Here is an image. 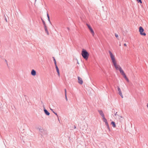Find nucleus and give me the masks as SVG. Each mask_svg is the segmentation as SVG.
<instances>
[{
    "instance_id": "nucleus-1",
    "label": "nucleus",
    "mask_w": 148,
    "mask_h": 148,
    "mask_svg": "<svg viewBox=\"0 0 148 148\" xmlns=\"http://www.w3.org/2000/svg\"><path fill=\"white\" fill-rule=\"evenodd\" d=\"M108 52L110 55L112 62L116 70H119L120 73L123 75L124 78L125 79L127 77L121 67L120 65L117 64L114 55L110 51H109Z\"/></svg>"
},
{
    "instance_id": "nucleus-2",
    "label": "nucleus",
    "mask_w": 148,
    "mask_h": 148,
    "mask_svg": "<svg viewBox=\"0 0 148 148\" xmlns=\"http://www.w3.org/2000/svg\"><path fill=\"white\" fill-rule=\"evenodd\" d=\"M82 57L86 60H88L89 56L88 52L85 49H83L81 53Z\"/></svg>"
},
{
    "instance_id": "nucleus-3",
    "label": "nucleus",
    "mask_w": 148,
    "mask_h": 148,
    "mask_svg": "<svg viewBox=\"0 0 148 148\" xmlns=\"http://www.w3.org/2000/svg\"><path fill=\"white\" fill-rule=\"evenodd\" d=\"M139 32L141 35L144 36L146 35V33L144 32V28H139Z\"/></svg>"
},
{
    "instance_id": "nucleus-4",
    "label": "nucleus",
    "mask_w": 148,
    "mask_h": 148,
    "mask_svg": "<svg viewBox=\"0 0 148 148\" xmlns=\"http://www.w3.org/2000/svg\"><path fill=\"white\" fill-rule=\"evenodd\" d=\"M117 89L118 90L119 92V95L121 96L122 98H123V95L122 94L120 88H119V87H117Z\"/></svg>"
},
{
    "instance_id": "nucleus-5",
    "label": "nucleus",
    "mask_w": 148,
    "mask_h": 148,
    "mask_svg": "<svg viewBox=\"0 0 148 148\" xmlns=\"http://www.w3.org/2000/svg\"><path fill=\"white\" fill-rule=\"evenodd\" d=\"M78 83L80 84H82L83 83V81L82 80V79L79 77H78Z\"/></svg>"
},
{
    "instance_id": "nucleus-6",
    "label": "nucleus",
    "mask_w": 148,
    "mask_h": 148,
    "mask_svg": "<svg viewBox=\"0 0 148 148\" xmlns=\"http://www.w3.org/2000/svg\"><path fill=\"white\" fill-rule=\"evenodd\" d=\"M31 74L32 76H35L36 75V71L34 69L32 70L31 72Z\"/></svg>"
},
{
    "instance_id": "nucleus-7",
    "label": "nucleus",
    "mask_w": 148,
    "mask_h": 148,
    "mask_svg": "<svg viewBox=\"0 0 148 148\" xmlns=\"http://www.w3.org/2000/svg\"><path fill=\"white\" fill-rule=\"evenodd\" d=\"M98 111L99 112L101 116L102 117L105 116L104 115L103 111L101 110H98Z\"/></svg>"
},
{
    "instance_id": "nucleus-8",
    "label": "nucleus",
    "mask_w": 148,
    "mask_h": 148,
    "mask_svg": "<svg viewBox=\"0 0 148 148\" xmlns=\"http://www.w3.org/2000/svg\"><path fill=\"white\" fill-rule=\"evenodd\" d=\"M44 111L47 115L49 116L50 114V113L45 109V108L44 109Z\"/></svg>"
},
{
    "instance_id": "nucleus-9",
    "label": "nucleus",
    "mask_w": 148,
    "mask_h": 148,
    "mask_svg": "<svg viewBox=\"0 0 148 148\" xmlns=\"http://www.w3.org/2000/svg\"><path fill=\"white\" fill-rule=\"evenodd\" d=\"M90 31L91 33L92 34L93 36H94V32L92 28H89Z\"/></svg>"
},
{
    "instance_id": "nucleus-10",
    "label": "nucleus",
    "mask_w": 148,
    "mask_h": 148,
    "mask_svg": "<svg viewBox=\"0 0 148 148\" xmlns=\"http://www.w3.org/2000/svg\"><path fill=\"white\" fill-rule=\"evenodd\" d=\"M41 19H42V22L43 25H44V28H47L45 21L42 19V18H41Z\"/></svg>"
},
{
    "instance_id": "nucleus-11",
    "label": "nucleus",
    "mask_w": 148,
    "mask_h": 148,
    "mask_svg": "<svg viewBox=\"0 0 148 148\" xmlns=\"http://www.w3.org/2000/svg\"><path fill=\"white\" fill-rule=\"evenodd\" d=\"M102 118L103 119V121L104 122H105V124L108 123L107 120L105 118V116L102 117Z\"/></svg>"
},
{
    "instance_id": "nucleus-12",
    "label": "nucleus",
    "mask_w": 148,
    "mask_h": 148,
    "mask_svg": "<svg viewBox=\"0 0 148 148\" xmlns=\"http://www.w3.org/2000/svg\"><path fill=\"white\" fill-rule=\"evenodd\" d=\"M47 18H48V20L49 21V23L50 24H51V21H50V17H49V15L48 14V13H47Z\"/></svg>"
},
{
    "instance_id": "nucleus-13",
    "label": "nucleus",
    "mask_w": 148,
    "mask_h": 148,
    "mask_svg": "<svg viewBox=\"0 0 148 148\" xmlns=\"http://www.w3.org/2000/svg\"><path fill=\"white\" fill-rule=\"evenodd\" d=\"M106 125L108 129V130L109 132H110V128L109 127V125L108 124V123H106Z\"/></svg>"
},
{
    "instance_id": "nucleus-14",
    "label": "nucleus",
    "mask_w": 148,
    "mask_h": 148,
    "mask_svg": "<svg viewBox=\"0 0 148 148\" xmlns=\"http://www.w3.org/2000/svg\"><path fill=\"white\" fill-rule=\"evenodd\" d=\"M111 124L112 125V126L114 127H115L116 126L115 122L114 121H112L111 122Z\"/></svg>"
},
{
    "instance_id": "nucleus-15",
    "label": "nucleus",
    "mask_w": 148,
    "mask_h": 148,
    "mask_svg": "<svg viewBox=\"0 0 148 148\" xmlns=\"http://www.w3.org/2000/svg\"><path fill=\"white\" fill-rule=\"evenodd\" d=\"M53 61L55 64V66L57 65L56 64V60L55 59V58L54 57H53Z\"/></svg>"
},
{
    "instance_id": "nucleus-16",
    "label": "nucleus",
    "mask_w": 148,
    "mask_h": 148,
    "mask_svg": "<svg viewBox=\"0 0 148 148\" xmlns=\"http://www.w3.org/2000/svg\"><path fill=\"white\" fill-rule=\"evenodd\" d=\"M50 110L52 111V112L55 114H56L58 117V115H57V113H56V112H54L53 111V110L52 109H50Z\"/></svg>"
},
{
    "instance_id": "nucleus-17",
    "label": "nucleus",
    "mask_w": 148,
    "mask_h": 148,
    "mask_svg": "<svg viewBox=\"0 0 148 148\" xmlns=\"http://www.w3.org/2000/svg\"><path fill=\"white\" fill-rule=\"evenodd\" d=\"M45 33H46L48 35L49 32H48V31L47 29V28H45Z\"/></svg>"
},
{
    "instance_id": "nucleus-18",
    "label": "nucleus",
    "mask_w": 148,
    "mask_h": 148,
    "mask_svg": "<svg viewBox=\"0 0 148 148\" xmlns=\"http://www.w3.org/2000/svg\"><path fill=\"white\" fill-rule=\"evenodd\" d=\"M137 1L138 3H142V1L141 0H137Z\"/></svg>"
},
{
    "instance_id": "nucleus-19",
    "label": "nucleus",
    "mask_w": 148,
    "mask_h": 148,
    "mask_svg": "<svg viewBox=\"0 0 148 148\" xmlns=\"http://www.w3.org/2000/svg\"><path fill=\"white\" fill-rule=\"evenodd\" d=\"M117 116H118V118L119 119H120L121 118H123V117L121 116H119L118 115H117Z\"/></svg>"
},
{
    "instance_id": "nucleus-20",
    "label": "nucleus",
    "mask_w": 148,
    "mask_h": 148,
    "mask_svg": "<svg viewBox=\"0 0 148 148\" xmlns=\"http://www.w3.org/2000/svg\"><path fill=\"white\" fill-rule=\"evenodd\" d=\"M115 37L116 38H118L119 37V36L118 35V34H115Z\"/></svg>"
},
{
    "instance_id": "nucleus-21",
    "label": "nucleus",
    "mask_w": 148,
    "mask_h": 148,
    "mask_svg": "<svg viewBox=\"0 0 148 148\" xmlns=\"http://www.w3.org/2000/svg\"><path fill=\"white\" fill-rule=\"evenodd\" d=\"M55 66L56 70H58V69H59L57 65H55Z\"/></svg>"
},
{
    "instance_id": "nucleus-22",
    "label": "nucleus",
    "mask_w": 148,
    "mask_h": 148,
    "mask_svg": "<svg viewBox=\"0 0 148 148\" xmlns=\"http://www.w3.org/2000/svg\"><path fill=\"white\" fill-rule=\"evenodd\" d=\"M64 91H65V95H66V89H64Z\"/></svg>"
},
{
    "instance_id": "nucleus-23",
    "label": "nucleus",
    "mask_w": 148,
    "mask_h": 148,
    "mask_svg": "<svg viewBox=\"0 0 148 148\" xmlns=\"http://www.w3.org/2000/svg\"><path fill=\"white\" fill-rule=\"evenodd\" d=\"M87 25L88 28H91V27H90V25H88V24H87Z\"/></svg>"
},
{
    "instance_id": "nucleus-24",
    "label": "nucleus",
    "mask_w": 148,
    "mask_h": 148,
    "mask_svg": "<svg viewBox=\"0 0 148 148\" xmlns=\"http://www.w3.org/2000/svg\"><path fill=\"white\" fill-rule=\"evenodd\" d=\"M125 79L126 80V81L127 82H129V79H128L127 78V77L126 78H125Z\"/></svg>"
},
{
    "instance_id": "nucleus-25",
    "label": "nucleus",
    "mask_w": 148,
    "mask_h": 148,
    "mask_svg": "<svg viewBox=\"0 0 148 148\" xmlns=\"http://www.w3.org/2000/svg\"><path fill=\"white\" fill-rule=\"evenodd\" d=\"M65 99H66V101H68V99H67V97L66 95H65Z\"/></svg>"
},
{
    "instance_id": "nucleus-26",
    "label": "nucleus",
    "mask_w": 148,
    "mask_h": 148,
    "mask_svg": "<svg viewBox=\"0 0 148 148\" xmlns=\"http://www.w3.org/2000/svg\"><path fill=\"white\" fill-rule=\"evenodd\" d=\"M76 60H77V64H79V62H78V60L77 59Z\"/></svg>"
},
{
    "instance_id": "nucleus-27",
    "label": "nucleus",
    "mask_w": 148,
    "mask_h": 148,
    "mask_svg": "<svg viewBox=\"0 0 148 148\" xmlns=\"http://www.w3.org/2000/svg\"><path fill=\"white\" fill-rule=\"evenodd\" d=\"M56 71L57 73L59 72V69H58V70H56Z\"/></svg>"
},
{
    "instance_id": "nucleus-28",
    "label": "nucleus",
    "mask_w": 148,
    "mask_h": 148,
    "mask_svg": "<svg viewBox=\"0 0 148 148\" xmlns=\"http://www.w3.org/2000/svg\"><path fill=\"white\" fill-rule=\"evenodd\" d=\"M56 71L57 73L59 72V69H58V70H56Z\"/></svg>"
},
{
    "instance_id": "nucleus-29",
    "label": "nucleus",
    "mask_w": 148,
    "mask_h": 148,
    "mask_svg": "<svg viewBox=\"0 0 148 148\" xmlns=\"http://www.w3.org/2000/svg\"><path fill=\"white\" fill-rule=\"evenodd\" d=\"M5 21H6V22H7V18H5Z\"/></svg>"
},
{
    "instance_id": "nucleus-30",
    "label": "nucleus",
    "mask_w": 148,
    "mask_h": 148,
    "mask_svg": "<svg viewBox=\"0 0 148 148\" xmlns=\"http://www.w3.org/2000/svg\"><path fill=\"white\" fill-rule=\"evenodd\" d=\"M124 45L125 46H127V45H126V43H124Z\"/></svg>"
},
{
    "instance_id": "nucleus-31",
    "label": "nucleus",
    "mask_w": 148,
    "mask_h": 148,
    "mask_svg": "<svg viewBox=\"0 0 148 148\" xmlns=\"http://www.w3.org/2000/svg\"><path fill=\"white\" fill-rule=\"evenodd\" d=\"M58 73V75L59 76H60V72H59V73Z\"/></svg>"
},
{
    "instance_id": "nucleus-32",
    "label": "nucleus",
    "mask_w": 148,
    "mask_h": 148,
    "mask_svg": "<svg viewBox=\"0 0 148 148\" xmlns=\"http://www.w3.org/2000/svg\"><path fill=\"white\" fill-rule=\"evenodd\" d=\"M117 112H116V113L114 114V115H117Z\"/></svg>"
},
{
    "instance_id": "nucleus-33",
    "label": "nucleus",
    "mask_w": 148,
    "mask_h": 148,
    "mask_svg": "<svg viewBox=\"0 0 148 148\" xmlns=\"http://www.w3.org/2000/svg\"><path fill=\"white\" fill-rule=\"evenodd\" d=\"M39 130H40V131H41V130H42V129H40H40H39Z\"/></svg>"
},
{
    "instance_id": "nucleus-34",
    "label": "nucleus",
    "mask_w": 148,
    "mask_h": 148,
    "mask_svg": "<svg viewBox=\"0 0 148 148\" xmlns=\"http://www.w3.org/2000/svg\"><path fill=\"white\" fill-rule=\"evenodd\" d=\"M147 108H148V103H147Z\"/></svg>"
},
{
    "instance_id": "nucleus-35",
    "label": "nucleus",
    "mask_w": 148,
    "mask_h": 148,
    "mask_svg": "<svg viewBox=\"0 0 148 148\" xmlns=\"http://www.w3.org/2000/svg\"><path fill=\"white\" fill-rule=\"evenodd\" d=\"M139 28H143L142 26H140Z\"/></svg>"
},
{
    "instance_id": "nucleus-36",
    "label": "nucleus",
    "mask_w": 148,
    "mask_h": 148,
    "mask_svg": "<svg viewBox=\"0 0 148 148\" xmlns=\"http://www.w3.org/2000/svg\"><path fill=\"white\" fill-rule=\"evenodd\" d=\"M58 120L60 121V120H59V118L58 117Z\"/></svg>"
},
{
    "instance_id": "nucleus-37",
    "label": "nucleus",
    "mask_w": 148,
    "mask_h": 148,
    "mask_svg": "<svg viewBox=\"0 0 148 148\" xmlns=\"http://www.w3.org/2000/svg\"><path fill=\"white\" fill-rule=\"evenodd\" d=\"M74 128H75V129L76 128V127L75 126H74Z\"/></svg>"
},
{
    "instance_id": "nucleus-38",
    "label": "nucleus",
    "mask_w": 148,
    "mask_h": 148,
    "mask_svg": "<svg viewBox=\"0 0 148 148\" xmlns=\"http://www.w3.org/2000/svg\"><path fill=\"white\" fill-rule=\"evenodd\" d=\"M119 46H121V44H120V45H119Z\"/></svg>"
},
{
    "instance_id": "nucleus-39",
    "label": "nucleus",
    "mask_w": 148,
    "mask_h": 148,
    "mask_svg": "<svg viewBox=\"0 0 148 148\" xmlns=\"http://www.w3.org/2000/svg\"><path fill=\"white\" fill-rule=\"evenodd\" d=\"M36 0H35V1H36Z\"/></svg>"
}]
</instances>
